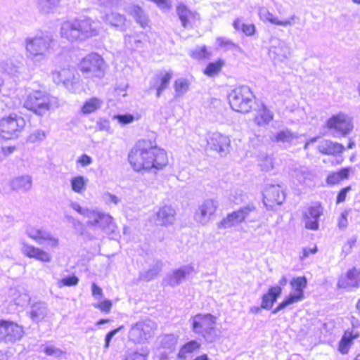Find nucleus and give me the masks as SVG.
<instances>
[{"mask_svg":"<svg viewBox=\"0 0 360 360\" xmlns=\"http://www.w3.org/2000/svg\"><path fill=\"white\" fill-rule=\"evenodd\" d=\"M129 162L136 172H156L168 164L166 151L155 141L148 139L139 141L128 155Z\"/></svg>","mask_w":360,"mask_h":360,"instance_id":"f257e3e1","label":"nucleus"},{"mask_svg":"<svg viewBox=\"0 0 360 360\" xmlns=\"http://www.w3.org/2000/svg\"><path fill=\"white\" fill-rule=\"evenodd\" d=\"M53 37L48 32H39L29 36L25 39L27 59L36 66L41 65L53 51Z\"/></svg>","mask_w":360,"mask_h":360,"instance_id":"f03ea898","label":"nucleus"},{"mask_svg":"<svg viewBox=\"0 0 360 360\" xmlns=\"http://www.w3.org/2000/svg\"><path fill=\"white\" fill-rule=\"evenodd\" d=\"M98 34V30L89 18L65 21L60 27L61 37L70 41H83Z\"/></svg>","mask_w":360,"mask_h":360,"instance_id":"7ed1b4c3","label":"nucleus"},{"mask_svg":"<svg viewBox=\"0 0 360 360\" xmlns=\"http://www.w3.org/2000/svg\"><path fill=\"white\" fill-rule=\"evenodd\" d=\"M191 330L207 342L215 341L217 318L211 314H198L189 319Z\"/></svg>","mask_w":360,"mask_h":360,"instance_id":"20e7f679","label":"nucleus"},{"mask_svg":"<svg viewBox=\"0 0 360 360\" xmlns=\"http://www.w3.org/2000/svg\"><path fill=\"white\" fill-rule=\"evenodd\" d=\"M17 292L18 290L15 288H10L9 295L13 296L12 301H13L16 305L20 306H23L25 303L28 302L30 308L27 313L30 319L36 323L44 321L49 314L47 304L41 301L32 300L30 296L26 293L16 296Z\"/></svg>","mask_w":360,"mask_h":360,"instance_id":"39448f33","label":"nucleus"},{"mask_svg":"<svg viewBox=\"0 0 360 360\" xmlns=\"http://www.w3.org/2000/svg\"><path fill=\"white\" fill-rule=\"evenodd\" d=\"M254 98L253 93L248 86L236 87L228 95V100L231 108L242 113L249 112Z\"/></svg>","mask_w":360,"mask_h":360,"instance_id":"423d86ee","label":"nucleus"},{"mask_svg":"<svg viewBox=\"0 0 360 360\" xmlns=\"http://www.w3.org/2000/svg\"><path fill=\"white\" fill-rule=\"evenodd\" d=\"M79 70L84 77L101 79L105 75V63L100 55L91 53L82 59Z\"/></svg>","mask_w":360,"mask_h":360,"instance_id":"0eeeda50","label":"nucleus"},{"mask_svg":"<svg viewBox=\"0 0 360 360\" xmlns=\"http://www.w3.org/2000/svg\"><path fill=\"white\" fill-rule=\"evenodd\" d=\"M26 125L25 120L15 113L0 120V139L11 140L20 136Z\"/></svg>","mask_w":360,"mask_h":360,"instance_id":"6e6552de","label":"nucleus"},{"mask_svg":"<svg viewBox=\"0 0 360 360\" xmlns=\"http://www.w3.org/2000/svg\"><path fill=\"white\" fill-rule=\"evenodd\" d=\"M156 323L145 319L133 325L129 331V339L134 343H142L151 338L156 328Z\"/></svg>","mask_w":360,"mask_h":360,"instance_id":"1a4fd4ad","label":"nucleus"},{"mask_svg":"<svg viewBox=\"0 0 360 360\" xmlns=\"http://www.w3.org/2000/svg\"><path fill=\"white\" fill-rule=\"evenodd\" d=\"M23 105L35 114L43 115L49 109V96L41 91H34L27 96Z\"/></svg>","mask_w":360,"mask_h":360,"instance_id":"9d476101","label":"nucleus"},{"mask_svg":"<svg viewBox=\"0 0 360 360\" xmlns=\"http://www.w3.org/2000/svg\"><path fill=\"white\" fill-rule=\"evenodd\" d=\"M86 225L89 227L101 229L106 233H114L116 229L112 217L97 209L94 210L90 219L86 221Z\"/></svg>","mask_w":360,"mask_h":360,"instance_id":"9b49d317","label":"nucleus"},{"mask_svg":"<svg viewBox=\"0 0 360 360\" xmlns=\"http://www.w3.org/2000/svg\"><path fill=\"white\" fill-rule=\"evenodd\" d=\"M2 333V342L11 345L20 341L25 335L24 328L21 325L12 321L4 319Z\"/></svg>","mask_w":360,"mask_h":360,"instance_id":"f8f14e48","label":"nucleus"},{"mask_svg":"<svg viewBox=\"0 0 360 360\" xmlns=\"http://www.w3.org/2000/svg\"><path fill=\"white\" fill-rule=\"evenodd\" d=\"M327 127L330 129L334 130L333 136H345L352 129V124L349 117L344 113H338L332 116L327 121Z\"/></svg>","mask_w":360,"mask_h":360,"instance_id":"ddd939ff","label":"nucleus"},{"mask_svg":"<svg viewBox=\"0 0 360 360\" xmlns=\"http://www.w3.org/2000/svg\"><path fill=\"white\" fill-rule=\"evenodd\" d=\"M256 208L252 204H249L247 206L243 207L237 211L227 215L219 224V228L227 229L235 226L246 219L249 215L255 211Z\"/></svg>","mask_w":360,"mask_h":360,"instance_id":"4468645a","label":"nucleus"},{"mask_svg":"<svg viewBox=\"0 0 360 360\" xmlns=\"http://www.w3.org/2000/svg\"><path fill=\"white\" fill-rule=\"evenodd\" d=\"M323 207L321 205L315 203L309 206L302 214V220L304 227L309 230L316 231L319 228V219L323 214Z\"/></svg>","mask_w":360,"mask_h":360,"instance_id":"2eb2a0df","label":"nucleus"},{"mask_svg":"<svg viewBox=\"0 0 360 360\" xmlns=\"http://www.w3.org/2000/svg\"><path fill=\"white\" fill-rule=\"evenodd\" d=\"M217 207V201L211 199L205 200L198 205L195 212V220L198 223L206 224L215 213Z\"/></svg>","mask_w":360,"mask_h":360,"instance_id":"dca6fc26","label":"nucleus"},{"mask_svg":"<svg viewBox=\"0 0 360 360\" xmlns=\"http://www.w3.org/2000/svg\"><path fill=\"white\" fill-rule=\"evenodd\" d=\"M230 139L219 132L208 134L207 137V147L212 150L224 155L227 153L230 146Z\"/></svg>","mask_w":360,"mask_h":360,"instance_id":"f3484780","label":"nucleus"},{"mask_svg":"<svg viewBox=\"0 0 360 360\" xmlns=\"http://www.w3.org/2000/svg\"><path fill=\"white\" fill-rule=\"evenodd\" d=\"M263 202L268 207H272L274 203L281 205L285 198V194L280 185H270L263 191Z\"/></svg>","mask_w":360,"mask_h":360,"instance_id":"a211bd4d","label":"nucleus"},{"mask_svg":"<svg viewBox=\"0 0 360 360\" xmlns=\"http://www.w3.org/2000/svg\"><path fill=\"white\" fill-rule=\"evenodd\" d=\"M173 76V72L160 70L158 72L150 81V89L156 90V96L159 98L169 85Z\"/></svg>","mask_w":360,"mask_h":360,"instance_id":"6ab92c4d","label":"nucleus"},{"mask_svg":"<svg viewBox=\"0 0 360 360\" xmlns=\"http://www.w3.org/2000/svg\"><path fill=\"white\" fill-rule=\"evenodd\" d=\"M21 252L29 258L34 259L41 262H50L51 261V255L48 252L30 245L25 241L20 242Z\"/></svg>","mask_w":360,"mask_h":360,"instance_id":"aec40b11","label":"nucleus"},{"mask_svg":"<svg viewBox=\"0 0 360 360\" xmlns=\"http://www.w3.org/2000/svg\"><path fill=\"white\" fill-rule=\"evenodd\" d=\"M360 285V269L355 267L349 269L346 274L340 277L338 281L339 288L350 290Z\"/></svg>","mask_w":360,"mask_h":360,"instance_id":"412c9836","label":"nucleus"},{"mask_svg":"<svg viewBox=\"0 0 360 360\" xmlns=\"http://www.w3.org/2000/svg\"><path fill=\"white\" fill-rule=\"evenodd\" d=\"M292 289L295 291L290 292L287 297L293 303L302 301L304 298V290L307 286V279L305 276L293 278L290 281Z\"/></svg>","mask_w":360,"mask_h":360,"instance_id":"4be33fe9","label":"nucleus"},{"mask_svg":"<svg viewBox=\"0 0 360 360\" xmlns=\"http://www.w3.org/2000/svg\"><path fill=\"white\" fill-rule=\"evenodd\" d=\"M259 15L262 20H266L273 25L283 27L292 26L295 23V20L299 19L297 16L293 14L287 19L279 20L265 7H262L259 9Z\"/></svg>","mask_w":360,"mask_h":360,"instance_id":"5701e85b","label":"nucleus"},{"mask_svg":"<svg viewBox=\"0 0 360 360\" xmlns=\"http://www.w3.org/2000/svg\"><path fill=\"white\" fill-rule=\"evenodd\" d=\"M193 271V267L191 265H184L179 269H174L168 274L165 282L172 287L179 285L185 278Z\"/></svg>","mask_w":360,"mask_h":360,"instance_id":"b1692460","label":"nucleus"},{"mask_svg":"<svg viewBox=\"0 0 360 360\" xmlns=\"http://www.w3.org/2000/svg\"><path fill=\"white\" fill-rule=\"evenodd\" d=\"M272 46L269 49V55L275 60L283 61L290 54L289 48L285 41L276 39L272 41Z\"/></svg>","mask_w":360,"mask_h":360,"instance_id":"393cba45","label":"nucleus"},{"mask_svg":"<svg viewBox=\"0 0 360 360\" xmlns=\"http://www.w3.org/2000/svg\"><path fill=\"white\" fill-rule=\"evenodd\" d=\"M53 79L55 83H62L66 88L70 89L73 86L75 75L70 68H64L60 70H55L52 72Z\"/></svg>","mask_w":360,"mask_h":360,"instance_id":"a878e982","label":"nucleus"},{"mask_svg":"<svg viewBox=\"0 0 360 360\" xmlns=\"http://www.w3.org/2000/svg\"><path fill=\"white\" fill-rule=\"evenodd\" d=\"M281 294V286L270 287L267 292L262 297L261 308L266 310L271 309Z\"/></svg>","mask_w":360,"mask_h":360,"instance_id":"bb28decb","label":"nucleus"},{"mask_svg":"<svg viewBox=\"0 0 360 360\" xmlns=\"http://www.w3.org/2000/svg\"><path fill=\"white\" fill-rule=\"evenodd\" d=\"M176 13L184 28H188L191 21H195L199 19V15L189 10L184 4H179L176 7Z\"/></svg>","mask_w":360,"mask_h":360,"instance_id":"cd10ccee","label":"nucleus"},{"mask_svg":"<svg viewBox=\"0 0 360 360\" xmlns=\"http://www.w3.org/2000/svg\"><path fill=\"white\" fill-rule=\"evenodd\" d=\"M175 216V209L171 205H165L157 212V221L162 226L170 225L174 222Z\"/></svg>","mask_w":360,"mask_h":360,"instance_id":"c85d7f7f","label":"nucleus"},{"mask_svg":"<svg viewBox=\"0 0 360 360\" xmlns=\"http://www.w3.org/2000/svg\"><path fill=\"white\" fill-rule=\"evenodd\" d=\"M145 44V36L143 33H134L124 36L125 47L130 51L142 49Z\"/></svg>","mask_w":360,"mask_h":360,"instance_id":"c756f323","label":"nucleus"},{"mask_svg":"<svg viewBox=\"0 0 360 360\" xmlns=\"http://www.w3.org/2000/svg\"><path fill=\"white\" fill-rule=\"evenodd\" d=\"M344 146L338 143L330 140H323L318 145L320 153L326 155H336L342 153Z\"/></svg>","mask_w":360,"mask_h":360,"instance_id":"7c9ffc66","label":"nucleus"},{"mask_svg":"<svg viewBox=\"0 0 360 360\" xmlns=\"http://www.w3.org/2000/svg\"><path fill=\"white\" fill-rule=\"evenodd\" d=\"M298 138L297 134L288 129H284L272 134L270 139L273 142L291 144Z\"/></svg>","mask_w":360,"mask_h":360,"instance_id":"2f4dec72","label":"nucleus"},{"mask_svg":"<svg viewBox=\"0 0 360 360\" xmlns=\"http://www.w3.org/2000/svg\"><path fill=\"white\" fill-rule=\"evenodd\" d=\"M32 180L30 175H25L13 179L11 181V187L17 191L27 192L32 188Z\"/></svg>","mask_w":360,"mask_h":360,"instance_id":"473e14b6","label":"nucleus"},{"mask_svg":"<svg viewBox=\"0 0 360 360\" xmlns=\"http://www.w3.org/2000/svg\"><path fill=\"white\" fill-rule=\"evenodd\" d=\"M163 263L161 260H156L152 266L146 271L139 273V280L150 281L156 278L162 269Z\"/></svg>","mask_w":360,"mask_h":360,"instance_id":"72a5a7b5","label":"nucleus"},{"mask_svg":"<svg viewBox=\"0 0 360 360\" xmlns=\"http://www.w3.org/2000/svg\"><path fill=\"white\" fill-rule=\"evenodd\" d=\"M274 118L273 112L269 110L264 104H262L261 108L258 110L254 121L258 126L268 124Z\"/></svg>","mask_w":360,"mask_h":360,"instance_id":"f704fd0d","label":"nucleus"},{"mask_svg":"<svg viewBox=\"0 0 360 360\" xmlns=\"http://www.w3.org/2000/svg\"><path fill=\"white\" fill-rule=\"evenodd\" d=\"M129 14L134 18L135 21L141 25V27L146 28L148 26L149 20L144 11L139 6H133L130 8Z\"/></svg>","mask_w":360,"mask_h":360,"instance_id":"c9c22d12","label":"nucleus"},{"mask_svg":"<svg viewBox=\"0 0 360 360\" xmlns=\"http://www.w3.org/2000/svg\"><path fill=\"white\" fill-rule=\"evenodd\" d=\"M103 104V101L98 97H92L86 100L82 106L81 111L84 115L96 112Z\"/></svg>","mask_w":360,"mask_h":360,"instance_id":"e433bc0d","label":"nucleus"},{"mask_svg":"<svg viewBox=\"0 0 360 360\" xmlns=\"http://www.w3.org/2000/svg\"><path fill=\"white\" fill-rule=\"evenodd\" d=\"M102 18L106 23L116 27H122L126 21L124 15L115 12L105 14Z\"/></svg>","mask_w":360,"mask_h":360,"instance_id":"4c0bfd02","label":"nucleus"},{"mask_svg":"<svg viewBox=\"0 0 360 360\" xmlns=\"http://www.w3.org/2000/svg\"><path fill=\"white\" fill-rule=\"evenodd\" d=\"M200 343L197 340H191L181 347L177 354V357L180 359H186L188 354L198 350L200 348Z\"/></svg>","mask_w":360,"mask_h":360,"instance_id":"58836bf2","label":"nucleus"},{"mask_svg":"<svg viewBox=\"0 0 360 360\" xmlns=\"http://www.w3.org/2000/svg\"><path fill=\"white\" fill-rule=\"evenodd\" d=\"M216 44L219 48L224 49L226 51H236L238 53H243V49L231 39L219 37L216 39Z\"/></svg>","mask_w":360,"mask_h":360,"instance_id":"ea45409f","label":"nucleus"},{"mask_svg":"<svg viewBox=\"0 0 360 360\" xmlns=\"http://www.w3.org/2000/svg\"><path fill=\"white\" fill-rule=\"evenodd\" d=\"M88 179L84 176H77L70 180L72 190L77 193H82L86 189Z\"/></svg>","mask_w":360,"mask_h":360,"instance_id":"a19ab883","label":"nucleus"},{"mask_svg":"<svg viewBox=\"0 0 360 360\" xmlns=\"http://www.w3.org/2000/svg\"><path fill=\"white\" fill-rule=\"evenodd\" d=\"M40 352L45 353L47 356L60 358L65 353L60 348L56 347L55 345L50 342L42 344L39 348Z\"/></svg>","mask_w":360,"mask_h":360,"instance_id":"79ce46f5","label":"nucleus"},{"mask_svg":"<svg viewBox=\"0 0 360 360\" xmlns=\"http://www.w3.org/2000/svg\"><path fill=\"white\" fill-rule=\"evenodd\" d=\"M60 0H38L39 11L44 13H50L59 5Z\"/></svg>","mask_w":360,"mask_h":360,"instance_id":"37998d69","label":"nucleus"},{"mask_svg":"<svg viewBox=\"0 0 360 360\" xmlns=\"http://www.w3.org/2000/svg\"><path fill=\"white\" fill-rule=\"evenodd\" d=\"M356 337L357 335H353L352 333L346 332L340 342L339 351L340 353L343 354H347L352 340Z\"/></svg>","mask_w":360,"mask_h":360,"instance_id":"c03bdc74","label":"nucleus"},{"mask_svg":"<svg viewBox=\"0 0 360 360\" xmlns=\"http://www.w3.org/2000/svg\"><path fill=\"white\" fill-rule=\"evenodd\" d=\"M175 91L174 96L181 97L184 96L188 90L189 82L186 79L179 78L175 80L174 84Z\"/></svg>","mask_w":360,"mask_h":360,"instance_id":"a18cd8bd","label":"nucleus"},{"mask_svg":"<svg viewBox=\"0 0 360 360\" xmlns=\"http://www.w3.org/2000/svg\"><path fill=\"white\" fill-rule=\"evenodd\" d=\"M22 67V63L20 61L9 59L5 63L4 69L8 75H15L20 71Z\"/></svg>","mask_w":360,"mask_h":360,"instance_id":"49530a36","label":"nucleus"},{"mask_svg":"<svg viewBox=\"0 0 360 360\" xmlns=\"http://www.w3.org/2000/svg\"><path fill=\"white\" fill-rule=\"evenodd\" d=\"M45 231L46 230L38 229L32 226H27L25 229L27 235L38 244L43 242L41 240Z\"/></svg>","mask_w":360,"mask_h":360,"instance_id":"de8ad7c7","label":"nucleus"},{"mask_svg":"<svg viewBox=\"0 0 360 360\" xmlns=\"http://www.w3.org/2000/svg\"><path fill=\"white\" fill-rule=\"evenodd\" d=\"M223 65L224 61L221 59L210 63L205 69L204 73L209 77H212L221 71Z\"/></svg>","mask_w":360,"mask_h":360,"instance_id":"09e8293b","label":"nucleus"},{"mask_svg":"<svg viewBox=\"0 0 360 360\" xmlns=\"http://www.w3.org/2000/svg\"><path fill=\"white\" fill-rule=\"evenodd\" d=\"M42 243H39V245H44L47 248H55L58 246L59 240L58 238L53 236L50 232L46 231L44 233L43 237L41 238Z\"/></svg>","mask_w":360,"mask_h":360,"instance_id":"8fccbe9b","label":"nucleus"},{"mask_svg":"<svg viewBox=\"0 0 360 360\" xmlns=\"http://www.w3.org/2000/svg\"><path fill=\"white\" fill-rule=\"evenodd\" d=\"M178 338L173 334H167L164 335L160 341V345L162 348L172 350L175 348L177 343Z\"/></svg>","mask_w":360,"mask_h":360,"instance_id":"3c124183","label":"nucleus"},{"mask_svg":"<svg viewBox=\"0 0 360 360\" xmlns=\"http://www.w3.org/2000/svg\"><path fill=\"white\" fill-rule=\"evenodd\" d=\"M46 132L42 129L33 130L27 137V141L30 143H37L42 141L46 136Z\"/></svg>","mask_w":360,"mask_h":360,"instance_id":"603ef678","label":"nucleus"},{"mask_svg":"<svg viewBox=\"0 0 360 360\" xmlns=\"http://www.w3.org/2000/svg\"><path fill=\"white\" fill-rule=\"evenodd\" d=\"M112 120H117L121 125H127L132 123L135 120V117L132 114H117L113 115Z\"/></svg>","mask_w":360,"mask_h":360,"instance_id":"864d4df0","label":"nucleus"},{"mask_svg":"<svg viewBox=\"0 0 360 360\" xmlns=\"http://www.w3.org/2000/svg\"><path fill=\"white\" fill-rule=\"evenodd\" d=\"M148 354V349H142L141 353L136 351H128L124 360H146Z\"/></svg>","mask_w":360,"mask_h":360,"instance_id":"5fc2aeb1","label":"nucleus"},{"mask_svg":"<svg viewBox=\"0 0 360 360\" xmlns=\"http://www.w3.org/2000/svg\"><path fill=\"white\" fill-rule=\"evenodd\" d=\"M71 207L78 212L79 214L84 216L90 219L91 215L92 214L94 210H89L80 206V205L76 202H72L70 205Z\"/></svg>","mask_w":360,"mask_h":360,"instance_id":"6e6d98bb","label":"nucleus"},{"mask_svg":"<svg viewBox=\"0 0 360 360\" xmlns=\"http://www.w3.org/2000/svg\"><path fill=\"white\" fill-rule=\"evenodd\" d=\"M96 128L98 131L112 133L110 121L105 118H99L96 122Z\"/></svg>","mask_w":360,"mask_h":360,"instance_id":"4d7b16f0","label":"nucleus"},{"mask_svg":"<svg viewBox=\"0 0 360 360\" xmlns=\"http://www.w3.org/2000/svg\"><path fill=\"white\" fill-rule=\"evenodd\" d=\"M192 56L195 59H204L208 58L209 53L205 46L196 47L192 52Z\"/></svg>","mask_w":360,"mask_h":360,"instance_id":"13d9d810","label":"nucleus"},{"mask_svg":"<svg viewBox=\"0 0 360 360\" xmlns=\"http://www.w3.org/2000/svg\"><path fill=\"white\" fill-rule=\"evenodd\" d=\"M112 303L110 300H104L100 302L94 304L96 309H99L102 312L109 313L112 308Z\"/></svg>","mask_w":360,"mask_h":360,"instance_id":"bf43d9fd","label":"nucleus"},{"mask_svg":"<svg viewBox=\"0 0 360 360\" xmlns=\"http://www.w3.org/2000/svg\"><path fill=\"white\" fill-rule=\"evenodd\" d=\"M78 282H79V278L76 276H75V275L68 276L63 278L60 281V283H61V285H60V287H61L62 285H63V286H75L78 283Z\"/></svg>","mask_w":360,"mask_h":360,"instance_id":"052dcab7","label":"nucleus"},{"mask_svg":"<svg viewBox=\"0 0 360 360\" xmlns=\"http://www.w3.org/2000/svg\"><path fill=\"white\" fill-rule=\"evenodd\" d=\"M259 166L263 171L268 172L271 170L274 167L273 158L271 156H266L261 160Z\"/></svg>","mask_w":360,"mask_h":360,"instance_id":"680f3d73","label":"nucleus"},{"mask_svg":"<svg viewBox=\"0 0 360 360\" xmlns=\"http://www.w3.org/2000/svg\"><path fill=\"white\" fill-rule=\"evenodd\" d=\"M123 328V326L118 327L117 328L113 329L108 332L105 338V345L104 347L105 349H108L110 346V343L111 342V340L112 338L117 334Z\"/></svg>","mask_w":360,"mask_h":360,"instance_id":"e2e57ef3","label":"nucleus"},{"mask_svg":"<svg viewBox=\"0 0 360 360\" xmlns=\"http://www.w3.org/2000/svg\"><path fill=\"white\" fill-rule=\"evenodd\" d=\"M92 162V158L86 154H82L77 158L76 161L77 165H79L81 167H83L90 165Z\"/></svg>","mask_w":360,"mask_h":360,"instance_id":"0e129e2a","label":"nucleus"},{"mask_svg":"<svg viewBox=\"0 0 360 360\" xmlns=\"http://www.w3.org/2000/svg\"><path fill=\"white\" fill-rule=\"evenodd\" d=\"M293 303L286 297L277 307L272 311V314H276L278 311L284 309L287 307L292 304Z\"/></svg>","mask_w":360,"mask_h":360,"instance_id":"69168bd1","label":"nucleus"},{"mask_svg":"<svg viewBox=\"0 0 360 360\" xmlns=\"http://www.w3.org/2000/svg\"><path fill=\"white\" fill-rule=\"evenodd\" d=\"M91 292L96 300H101L103 297V290L95 283L91 285Z\"/></svg>","mask_w":360,"mask_h":360,"instance_id":"338daca9","label":"nucleus"},{"mask_svg":"<svg viewBox=\"0 0 360 360\" xmlns=\"http://www.w3.org/2000/svg\"><path fill=\"white\" fill-rule=\"evenodd\" d=\"M97 4L104 8H112L118 6L117 0H96Z\"/></svg>","mask_w":360,"mask_h":360,"instance_id":"774afa93","label":"nucleus"}]
</instances>
